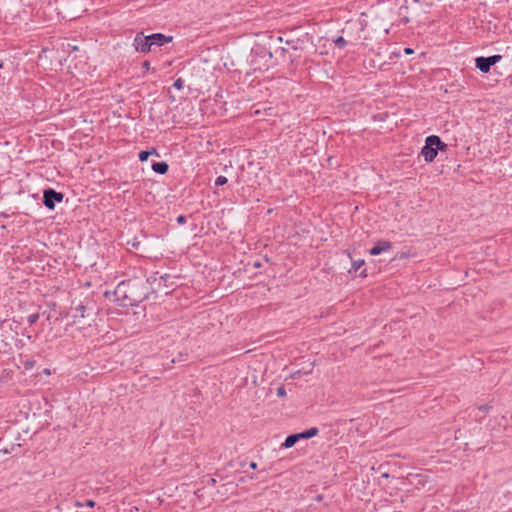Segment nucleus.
Segmentation results:
<instances>
[{
    "label": "nucleus",
    "mask_w": 512,
    "mask_h": 512,
    "mask_svg": "<svg viewBox=\"0 0 512 512\" xmlns=\"http://www.w3.org/2000/svg\"><path fill=\"white\" fill-rule=\"evenodd\" d=\"M149 36H150L152 47L153 46L162 47V46L169 44L173 41V36L165 35L160 32L150 34Z\"/></svg>",
    "instance_id": "7"
},
{
    "label": "nucleus",
    "mask_w": 512,
    "mask_h": 512,
    "mask_svg": "<svg viewBox=\"0 0 512 512\" xmlns=\"http://www.w3.org/2000/svg\"><path fill=\"white\" fill-rule=\"evenodd\" d=\"M502 56L495 54L489 57H477L475 59V66L482 73H488L491 69V66L495 65L497 62L501 60Z\"/></svg>",
    "instance_id": "6"
},
{
    "label": "nucleus",
    "mask_w": 512,
    "mask_h": 512,
    "mask_svg": "<svg viewBox=\"0 0 512 512\" xmlns=\"http://www.w3.org/2000/svg\"><path fill=\"white\" fill-rule=\"evenodd\" d=\"M280 52L282 55H284L285 53L288 52V50L286 48H280Z\"/></svg>",
    "instance_id": "33"
},
{
    "label": "nucleus",
    "mask_w": 512,
    "mask_h": 512,
    "mask_svg": "<svg viewBox=\"0 0 512 512\" xmlns=\"http://www.w3.org/2000/svg\"><path fill=\"white\" fill-rule=\"evenodd\" d=\"M77 506L85 505L87 507L93 508L96 505V502L92 499H87L84 504H81L79 501L76 502Z\"/></svg>",
    "instance_id": "20"
},
{
    "label": "nucleus",
    "mask_w": 512,
    "mask_h": 512,
    "mask_svg": "<svg viewBox=\"0 0 512 512\" xmlns=\"http://www.w3.org/2000/svg\"><path fill=\"white\" fill-rule=\"evenodd\" d=\"M147 151H148L149 157L150 156H157V157L160 156L157 148H155V147H152L150 150H147Z\"/></svg>",
    "instance_id": "25"
},
{
    "label": "nucleus",
    "mask_w": 512,
    "mask_h": 512,
    "mask_svg": "<svg viewBox=\"0 0 512 512\" xmlns=\"http://www.w3.org/2000/svg\"><path fill=\"white\" fill-rule=\"evenodd\" d=\"M249 467H250L251 469H253V470H256V469H257V467H258V465H257V463H256V462L251 461V462L249 463Z\"/></svg>",
    "instance_id": "27"
},
{
    "label": "nucleus",
    "mask_w": 512,
    "mask_h": 512,
    "mask_svg": "<svg viewBox=\"0 0 512 512\" xmlns=\"http://www.w3.org/2000/svg\"><path fill=\"white\" fill-rule=\"evenodd\" d=\"M323 499H324V497L321 494L316 495L315 498H314V500L317 501V502H321Z\"/></svg>",
    "instance_id": "29"
},
{
    "label": "nucleus",
    "mask_w": 512,
    "mask_h": 512,
    "mask_svg": "<svg viewBox=\"0 0 512 512\" xmlns=\"http://www.w3.org/2000/svg\"><path fill=\"white\" fill-rule=\"evenodd\" d=\"M492 407L488 404H485V405H481L478 407V410L483 412V413H488L489 410L491 409Z\"/></svg>",
    "instance_id": "24"
},
{
    "label": "nucleus",
    "mask_w": 512,
    "mask_h": 512,
    "mask_svg": "<svg viewBox=\"0 0 512 512\" xmlns=\"http://www.w3.org/2000/svg\"><path fill=\"white\" fill-rule=\"evenodd\" d=\"M404 52H405V54H412L413 49L406 47V48H404Z\"/></svg>",
    "instance_id": "31"
},
{
    "label": "nucleus",
    "mask_w": 512,
    "mask_h": 512,
    "mask_svg": "<svg viewBox=\"0 0 512 512\" xmlns=\"http://www.w3.org/2000/svg\"><path fill=\"white\" fill-rule=\"evenodd\" d=\"M33 366V362H26L25 363V368L28 369V368H31Z\"/></svg>",
    "instance_id": "32"
},
{
    "label": "nucleus",
    "mask_w": 512,
    "mask_h": 512,
    "mask_svg": "<svg viewBox=\"0 0 512 512\" xmlns=\"http://www.w3.org/2000/svg\"><path fill=\"white\" fill-rule=\"evenodd\" d=\"M227 182H228L227 177H225V176H222V175H221V176H218V177L216 178V180H215V186H216V187L223 186V185H225Z\"/></svg>",
    "instance_id": "17"
},
{
    "label": "nucleus",
    "mask_w": 512,
    "mask_h": 512,
    "mask_svg": "<svg viewBox=\"0 0 512 512\" xmlns=\"http://www.w3.org/2000/svg\"><path fill=\"white\" fill-rule=\"evenodd\" d=\"M447 144L444 143L439 136L430 135L425 140V145L421 149V155L424 157L426 162H432L438 151H445Z\"/></svg>",
    "instance_id": "2"
},
{
    "label": "nucleus",
    "mask_w": 512,
    "mask_h": 512,
    "mask_svg": "<svg viewBox=\"0 0 512 512\" xmlns=\"http://www.w3.org/2000/svg\"><path fill=\"white\" fill-rule=\"evenodd\" d=\"M365 264V261L363 259L356 260L352 262V267L349 270V273H356L363 265Z\"/></svg>",
    "instance_id": "14"
},
{
    "label": "nucleus",
    "mask_w": 512,
    "mask_h": 512,
    "mask_svg": "<svg viewBox=\"0 0 512 512\" xmlns=\"http://www.w3.org/2000/svg\"><path fill=\"white\" fill-rule=\"evenodd\" d=\"M169 278V275L168 274H165L164 276L161 277V279H163L164 281H167Z\"/></svg>",
    "instance_id": "34"
},
{
    "label": "nucleus",
    "mask_w": 512,
    "mask_h": 512,
    "mask_svg": "<svg viewBox=\"0 0 512 512\" xmlns=\"http://www.w3.org/2000/svg\"><path fill=\"white\" fill-rule=\"evenodd\" d=\"M149 158L148 151L147 150H141L138 154V159L141 162L147 161Z\"/></svg>",
    "instance_id": "18"
},
{
    "label": "nucleus",
    "mask_w": 512,
    "mask_h": 512,
    "mask_svg": "<svg viewBox=\"0 0 512 512\" xmlns=\"http://www.w3.org/2000/svg\"><path fill=\"white\" fill-rule=\"evenodd\" d=\"M359 277H361V278H366V277H367V270H366V269H363V270L359 273Z\"/></svg>",
    "instance_id": "28"
},
{
    "label": "nucleus",
    "mask_w": 512,
    "mask_h": 512,
    "mask_svg": "<svg viewBox=\"0 0 512 512\" xmlns=\"http://www.w3.org/2000/svg\"><path fill=\"white\" fill-rule=\"evenodd\" d=\"M132 46L136 52L141 54H148L152 51L150 36L144 35V32L142 31L136 33Z\"/></svg>",
    "instance_id": "4"
},
{
    "label": "nucleus",
    "mask_w": 512,
    "mask_h": 512,
    "mask_svg": "<svg viewBox=\"0 0 512 512\" xmlns=\"http://www.w3.org/2000/svg\"><path fill=\"white\" fill-rule=\"evenodd\" d=\"M393 247V243L388 240L377 241L372 248L369 249V253L372 256L380 255L383 252L390 250Z\"/></svg>",
    "instance_id": "8"
},
{
    "label": "nucleus",
    "mask_w": 512,
    "mask_h": 512,
    "mask_svg": "<svg viewBox=\"0 0 512 512\" xmlns=\"http://www.w3.org/2000/svg\"><path fill=\"white\" fill-rule=\"evenodd\" d=\"M400 258H401V259H402V258H405L404 253H402V254H401Z\"/></svg>",
    "instance_id": "36"
},
{
    "label": "nucleus",
    "mask_w": 512,
    "mask_h": 512,
    "mask_svg": "<svg viewBox=\"0 0 512 512\" xmlns=\"http://www.w3.org/2000/svg\"><path fill=\"white\" fill-rule=\"evenodd\" d=\"M335 46L339 49H343L346 47L348 42L344 39L343 36H338L335 40H333Z\"/></svg>",
    "instance_id": "15"
},
{
    "label": "nucleus",
    "mask_w": 512,
    "mask_h": 512,
    "mask_svg": "<svg viewBox=\"0 0 512 512\" xmlns=\"http://www.w3.org/2000/svg\"><path fill=\"white\" fill-rule=\"evenodd\" d=\"M127 244L131 245V247L134 249H138L140 247L141 242L135 237L132 241H128Z\"/></svg>",
    "instance_id": "21"
},
{
    "label": "nucleus",
    "mask_w": 512,
    "mask_h": 512,
    "mask_svg": "<svg viewBox=\"0 0 512 512\" xmlns=\"http://www.w3.org/2000/svg\"><path fill=\"white\" fill-rule=\"evenodd\" d=\"M459 74V76L455 75V80L450 83V94L454 92H460L462 89H464L465 84L467 83L462 70H460Z\"/></svg>",
    "instance_id": "9"
},
{
    "label": "nucleus",
    "mask_w": 512,
    "mask_h": 512,
    "mask_svg": "<svg viewBox=\"0 0 512 512\" xmlns=\"http://www.w3.org/2000/svg\"><path fill=\"white\" fill-rule=\"evenodd\" d=\"M207 483L208 485L214 486L216 484V480L214 478H210Z\"/></svg>",
    "instance_id": "30"
},
{
    "label": "nucleus",
    "mask_w": 512,
    "mask_h": 512,
    "mask_svg": "<svg viewBox=\"0 0 512 512\" xmlns=\"http://www.w3.org/2000/svg\"><path fill=\"white\" fill-rule=\"evenodd\" d=\"M318 433H319V429L317 427H311V428L306 429V430H304L302 432H299L297 434L300 437V440H302V439L313 438V437L317 436Z\"/></svg>",
    "instance_id": "12"
},
{
    "label": "nucleus",
    "mask_w": 512,
    "mask_h": 512,
    "mask_svg": "<svg viewBox=\"0 0 512 512\" xmlns=\"http://www.w3.org/2000/svg\"><path fill=\"white\" fill-rule=\"evenodd\" d=\"M63 199L64 194L62 192H58L50 187L43 190L42 203L49 210H54L56 204L61 203Z\"/></svg>",
    "instance_id": "3"
},
{
    "label": "nucleus",
    "mask_w": 512,
    "mask_h": 512,
    "mask_svg": "<svg viewBox=\"0 0 512 512\" xmlns=\"http://www.w3.org/2000/svg\"><path fill=\"white\" fill-rule=\"evenodd\" d=\"M142 69L144 71H148L150 69V61L148 60H145L142 62Z\"/></svg>",
    "instance_id": "26"
},
{
    "label": "nucleus",
    "mask_w": 512,
    "mask_h": 512,
    "mask_svg": "<svg viewBox=\"0 0 512 512\" xmlns=\"http://www.w3.org/2000/svg\"><path fill=\"white\" fill-rule=\"evenodd\" d=\"M39 317H40L39 313L30 314L27 317V321H28L29 325L30 326L34 325L38 321Z\"/></svg>",
    "instance_id": "16"
},
{
    "label": "nucleus",
    "mask_w": 512,
    "mask_h": 512,
    "mask_svg": "<svg viewBox=\"0 0 512 512\" xmlns=\"http://www.w3.org/2000/svg\"><path fill=\"white\" fill-rule=\"evenodd\" d=\"M260 266H261V264H260L259 262H256V263L254 264V267H256V268H259Z\"/></svg>",
    "instance_id": "35"
},
{
    "label": "nucleus",
    "mask_w": 512,
    "mask_h": 512,
    "mask_svg": "<svg viewBox=\"0 0 512 512\" xmlns=\"http://www.w3.org/2000/svg\"><path fill=\"white\" fill-rule=\"evenodd\" d=\"M186 221H187V218H186V216H185V215H179V216L176 218V222H177V224H179V225H183V224H185V223H186Z\"/></svg>",
    "instance_id": "22"
},
{
    "label": "nucleus",
    "mask_w": 512,
    "mask_h": 512,
    "mask_svg": "<svg viewBox=\"0 0 512 512\" xmlns=\"http://www.w3.org/2000/svg\"><path fill=\"white\" fill-rule=\"evenodd\" d=\"M173 87L177 90H181L184 87V80L182 78H178L174 81Z\"/></svg>",
    "instance_id": "19"
},
{
    "label": "nucleus",
    "mask_w": 512,
    "mask_h": 512,
    "mask_svg": "<svg viewBox=\"0 0 512 512\" xmlns=\"http://www.w3.org/2000/svg\"><path fill=\"white\" fill-rule=\"evenodd\" d=\"M151 167L155 173L160 175L166 174L169 170V165L165 161L153 162Z\"/></svg>",
    "instance_id": "10"
},
{
    "label": "nucleus",
    "mask_w": 512,
    "mask_h": 512,
    "mask_svg": "<svg viewBox=\"0 0 512 512\" xmlns=\"http://www.w3.org/2000/svg\"><path fill=\"white\" fill-rule=\"evenodd\" d=\"M87 309V306L84 305V304H79L77 307H76V312L79 313V315H74V323L76 322V319L77 318H84L85 317V311Z\"/></svg>",
    "instance_id": "13"
},
{
    "label": "nucleus",
    "mask_w": 512,
    "mask_h": 512,
    "mask_svg": "<svg viewBox=\"0 0 512 512\" xmlns=\"http://www.w3.org/2000/svg\"><path fill=\"white\" fill-rule=\"evenodd\" d=\"M277 396H278V397H284V396H286V390H285V387H284V386H280V387H278V389H277Z\"/></svg>",
    "instance_id": "23"
},
{
    "label": "nucleus",
    "mask_w": 512,
    "mask_h": 512,
    "mask_svg": "<svg viewBox=\"0 0 512 512\" xmlns=\"http://www.w3.org/2000/svg\"><path fill=\"white\" fill-rule=\"evenodd\" d=\"M298 441H300V437L297 433L290 434L286 437L285 441L281 444V448L288 449L293 447Z\"/></svg>",
    "instance_id": "11"
},
{
    "label": "nucleus",
    "mask_w": 512,
    "mask_h": 512,
    "mask_svg": "<svg viewBox=\"0 0 512 512\" xmlns=\"http://www.w3.org/2000/svg\"><path fill=\"white\" fill-rule=\"evenodd\" d=\"M454 439L455 441H460L459 446L463 444L467 446L466 442L467 434L469 430L467 429L466 421L464 417L458 418L454 420Z\"/></svg>",
    "instance_id": "5"
},
{
    "label": "nucleus",
    "mask_w": 512,
    "mask_h": 512,
    "mask_svg": "<svg viewBox=\"0 0 512 512\" xmlns=\"http://www.w3.org/2000/svg\"><path fill=\"white\" fill-rule=\"evenodd\" d=\"M421 0H413V2L415 3H419Z\"/></svg>",
    "instance_id": "37"
},
{
    "label": "nucleus",
    "mask_w": 512,
    "mask_h": 512,
    "mask_svg": "<svg viewBox=\"0 0 512 512\" xmlns=\"http://www.w3.org/2000/svg\"><path fill=\"white\" fill-rule=\"evenodd\" d=\"M150 278L121 281L114 290L115 300L121 307H136L152 293Z\"/></svg>",
    "instance_id": "1"
}]
</instances>
